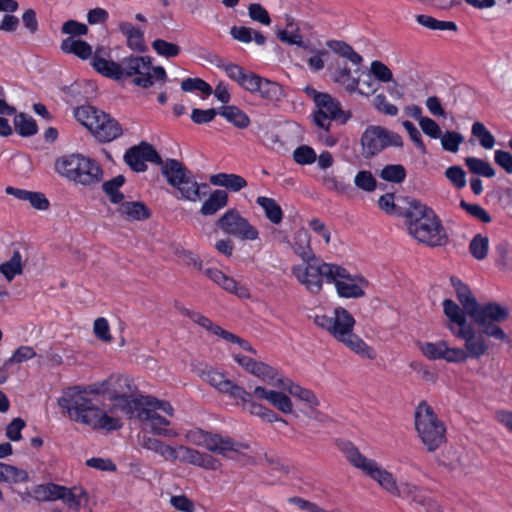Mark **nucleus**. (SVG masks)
I'll return each mask as SVG.
<instances>
[{
	"label": "nucleus",
	"instance_id": "1",
	"mask_svg": "<svg viewBox=\"0 0 512 512\" xmlns=\"http://www.w3.org/2000/svg\"><path fill=\"white\" fill-rule=\"evenodd\" d=\"M88 393L108 395V379L89 385L87 388H69L58 398V405L71 420L90 426L93 429L113 431L123 426L119 418L109 416Z\"/></svg>",
	"mask_w": 512,
	"mask_h": 512
},
{
	"label": "nucleus",
	"instance_id": "2",
	"mask_svg": "<svg viewBox=\"0 0 512 512\" xmlns=\"http://www.w3.org/2000/svg\"><path fill=\"white\" fill-rule=\"evenodd\" d=\"M102 55H105V49L97 48L91 61L92 67L99 74L117 81L132 78V83L142 88L153 85L152 61L149 56L129 55L120 62H115Z\"/></svg>",
	"mask_w": 512,
	"mask_h": 512
},
{
	"label": "nucleus",
	"instance_id": "3",
	"mask_svg": "<svg viewBox=\"0 0 512 512\" xmlns=\"http://www.w3.org/2000/svg\"><path fill=\"white\" fill-rule=\"evenodd\" d=\"M403 216L406 218L409 234L430 247L444 246L448 236L441 220L432 208L412 199L408 202Z\"/></svg>",
	"mask_w": 512,
	"mask_h": 512
},
{
	"label": "nucleus",
	"instance_id": "4",
	"mask_svg": "<svg viewBox=\"0 0 512 512\" xmlns=\"http://www.w3.org/2000/svg\"><path fill=\"white\" fill-rule=\"evenodd\" d=\"M462 309L470 316L477 325L479 332L487 337L509 343L508 334L501 328L500 324L509 317V309L496 302L479 304L472 293L459 300Z\"/></svg>",
	"mask_w": 512,
	"mask_h": 512
},
{
	"label": "nucleus",
	"instance_id": "5",
	"mask_svg": "<svg viewBox=\"0 0 512 512\" xmlns=\"http://www.w3.org/2000/svg\"><path fill=\"white\" fill-rule=\"evenodd\" d=\"M462 309L470 316L477 325L479 332L487 337L509 343L508 334L501 328L500 324L509 317V309L496 302L479 304L472 293L459 300Z\"/></svg>",
	"mask_w": 512,
	"mask_h": 512
},
{
	"label": "nucleus",
	"instance_id": "6",
	"mask_svg": "<svg viewBox=\"0 0 512 512\" xmlns=\"http://www.w3.org/2000/svg\"><path fill=\"white\" fill-rule=\"evenodd\" d=\"M159 412H163L171 417L174 415V409L169 402L158 400L152 396H140L139 402L134 403L133 411L128 418L147 422L150 431L157 436L166 438L177 437L178 432L172 428H168L170 421L161 416Z\"/></svg>",
	"mask_w": 512,
	"mask_h": 512
},
{
	"label": "nucleus",
	"instance_id": "7",
	"mask_svg": "<svg viewBox=\"0 0 512 512\" xmlns=\"http://www.w3.org/2000/svg\"><path fill=\"white\" fill-rule=\"evenodd\" d=\"M55 170L60 176L83 186L100 183L104 174L97 161L81 154H70L57 159Z\"/></svg>",
	"mask_w": 512,
	"mask_h": 512
},
{
	"label": "nucleus",
	"instance_id": "8",
	"mask_svg": "<svg viewBox=\"0 0 512 512\" xmlns=\"http://www.w3.org/2000/svg\"><path fill=\"white\" fill-rule=\"evenodd\" d=\"M447 328L454 336L464 341V349L450 348L446 344L443 359L447 362L461 363L465 362L468 358L479 359L488 352L491 346L490 342L487 340V335L483 332L455 329L454 326L451 325H447Z\"/></svg>",
	"mask_w": 512,
	"mask_h": 512
},
{
	"label": "nucleus",
	"instance_id": "9",
	"mask_svg": "<svg viewBox=\"0 0 512 512\" xmlns=\"http://www.w3.org/2000/svg\"><path fill=\"white\" fill-rule=\"evenodd\" d=\"M349 462L358 469H361L366 475L375 480L384 490L392 495L401 496L406 490L410 492L416 489L415 486L408 484L399 487L392 473L382 468L375 460L362 455L360 451L352 446L346 451Z\"/></svg>",
	"mask_w": 512,
	"mask_h": 512
},
{
	"label": "nucleus",
	"instance_id": "10",
	"mask_svg": "<svg viewBox=\"0 0 512 512\" xmlns=\"http://www.w3.org/2000/svg\"><path fill=\"white\" fill-rule=\"evenodd\" d=\"M415 427L428 451H435L445 441V426L427 402L422 401L415 412Z\"/></svg>",
	"mask_w": 512,
	"mask_h": 512
},
{
	"label": "nucleus",
	"instance_id": "11",
	"mask_svg": "<svg viewBox=\"0 0 512 512\" xmlns=\"http://www.w3.org/2000/svg\"><path fill=\"white\" fill-rule=\"evenodd\" d=\"M335 265L315 258L304 262L303 265L294 266L292 273L308 291L318 293L322 289L324 281L330 283V280L333 279Z\"/></svg>",
	"mask_w": 512,
	"mask_h": 512
},
{
	"label": "nucleus",
	"instance_id": "12",
	"mask_svg": "<svg viewBox=\"0 0 512 512\" xmlns=\"http://www.w3.org/2000/svg\"><path fill=\"white\" fill-rule=\"evenodd\" d=\"M186 439L191 444L204 447L210 452L222 456H227L228 452H240L249 448L246 443L236 442L230 437H222L219 434H212L200 428L187 431Z\"/></svg>",
	"mask_w": 512,
	"mask_h": 512
},
{
	"label": "nucleus",
	"instance_id": "13",
	"mask_svg": "<svg viewBox=\"0 0 512 512\" xmlns=\"http://www.w3.org/2000/svg\"><path fill=\"white\" fill-rule=\"evenodd\" d=\"M308 93L313 94L317 110L313 113L314 124L328 131L331 126L332 120H340L341 123H346L350 118V114H345L341 109L339 101L327 93L316 92L314 89L307 88Z\"/></svg>",
	"mask_w": 512,
	"mask_h": 512
},
{
	"label": "nucleus",
	"instance_id": "14",
	"mask_svg": "<svg viewBox=\"0 0 512 512\" xmlns=\"http://www.w3.org/2000/svg\"><path fill=\"white\" fill-rule=\"evenodd\" d=\"M136 386L129 377L112 375L108 378V399L115 403L127 417L133 411L134 403L139 402L141 395H135Z\"/></svg>",
	"mask_w": 512,
	"mask_h": 512
},
{
	"label": "nucleus",
	"instance_id": "15",
	"mask_svg": "<svg viewBox=\"0 0 512 512\" xmlns=\"http://www.w3.org/2000/svg\"><path fill=\"white\" fill-rule=\"evenodd\" d=\"M363 154L372 157L388 146L402 147V137L381 126H369L361 137Z\"/></svg>",
	"mask_w": 512,
	"mask_h": 512
},
{
	"label": "nucleus",
	"instance_id": "16",
	"mask_svg": "<svg viewBox=\"0 0 512 512\" xmlns=\"http://www.w3.org/2000/svg\"><path fill=\"white\" fill-rule=\"evenodd\" d=\"M218 228L225 234L237 237L241 240H256L259 237L258 230L241 216L235 208L227 210L218 220Z\"/></svg>",
	"mask_w": 512,
	"mask_h": 512
},
{
	"label": "nucleus",
	"instance_id": "17",
	"mask_svg": "<svg viewBox=\"0 0 512 512\" xmlns=\"http://www.w3.org/2000/svg\"><path fill=\"white\" fill-rule=\"evenodd\" d=\"M341 298H361L365 295L368 281L360 275L350 274L344 267L335 265L333 279L330 280Z\"/></svg>",
	"mask_w": 512,
	"mask_h": 512
},
{
	"label": "nucleus",
	"instance_id": "18",
	"mask_svg": "<svg viewBox=\"0 0 512 512\" xmlns=\"http://www.w3.org/2000/svg\"><path fill=\"white\" fill-rule=\"evenodd\" d=\"M314 322L317 326L330 332L334 338L344 340V337L353 332L355 319L351 313L342 307L334 310V316L327 315L315 316Z\"/></svg>",
	"mask_w": 512,
	"mask_h": 512
},
{
	"label": "nucleus",
	"instance_id": "19",
	"mask_svg": "<svg viewBox=\"0 0 512 512\" xmlns=\"http://www.w3.org/2000/svg\"><path fill=\"white\" fill-rule=\"evenodd\" d=\"M124 160L135 172L146 171V161L154 164H162L161 156L156 149L147 142H141L139 145L129 148L124 155Z\"/></svg>",
	"mask_w": 512,
	"mask_h": 512
},
{
	"label": "nucleus",
	"instance_id": "20",
	"mask_svg": "<svg viewBox=\"0 0 512 512\" xmlns=\"http://www.w3.org/2000/svg\"><path fill=\"white\" fill-rule=\"evenodd\" d=\"M201 377L219 392L228 394L233 399H243L247 396V391L243 387L233 383L223 373L212 368L203 370Z\"/></svg>",
	"mask_w": 512,
	"mask_h": 512
},
{
	"label": "nucleus",
	"instance_id": "21",
	"mask_svg": "<svg viewBox=\"0 0 512 512\" xmlns=\"http://www.w3.org/2000/svg\"><path fill=\"white\" fill-rule=\"evenodd\" d=\"M91 133L98 141L108 143L119 138L123 129L116 119L102 111Z\"/></svg>",
	"mask_w": 512,
	"mask_h": 512
},
{
	"label": "nucleus",
	"instance_id": "22",
	"mask_svg": "<svg viewBox=\"0 0 512 512\" xmlns=\"http://www.w3.org/2000/svg\"><path fill=\"white\" fill-rule=\"evenodd\" d=\"M118 29L125 36L126 45L129 49L138 53H145L148 51V46L144 37V30L134 26L128 21L119 22Z\"/></svg>",
	"mask_w": 512,
	"mask_h": 512
},
{
	"label": "nucleus",
	"instance_id": "23",
	"mask_svg": "<svg viewBox=\"0 0 512 512\" xmlns=\"http://www.w3.org/2000/svg\"><path fill=\"white\" fill-rule=\"evenodd\" d=\"M253 395L259 399L267 400L272 406L285 414H290L293 411V404L291 399L280 391L267 390L262 386L255 387Z\"/></svg>",
	"mask_w": 512,
	"mask_h": 512
},
{
	"label": "nucleus",
	"instance_id": "24",
	"mask_svg": "<svg viewBox=\"0 0 512 512\" xmlns=\"http://www.w3.org/2000/svg\"><path fill=\"white\" fill-rule=\"evenodd\" d=\"M275 387L286 390L290 395L297 397L312 410L319 406V400L312 390L301 387L288 378L278 379Z\"/></svg>",
	"mask_w": 512,
	"mask_h": 512
},
{
	"label": "nucleus",
	"instance_id": "25",
	"mask_svg": "<svg viewBox=\"0 0 512 512\" xmlns=\"http://www.w3.org/2000/svg\"><path fill=\"white\" fill-rule=\"evenodd\" d=\"M204 274L210 280H212L214 283H216L221 288H223L225 291L232 293V294H236L239 297H247L248 296V291L245 288L239 287L238 283L235 279L224 274L219 269L207 268L204 270Z\"/></svg>",
	"mask_w": 512,
	"mask_h": 512
},
{
	"label": "nucleus",
	"instance_id": "26",
	"mask_svg": "<svg viewBox=\"0 0 512 512\" xmlns=\"http://www.w3.org/2000/svg\"><path fill=\"white\" fill-rule=\"evenodd\" d=\"M117 213L127 221H142L150 217L148 207L139 201H122L119 203Z\"/></svg>",
	"mask_w": 512,
	"mask_h": 512
},
{
	"label": "nucleus",
	"instance_id": "27",
	"mask_svg": "<svg viewBox=\"0 0 512 512\" xmlns=\"http://www.w3.org/2000/svg\"><path fill=\"white\" fill-rule=\"evenodd\" d=\"M140 445L142 448L160 455L166 461L174 462L178 459L177 450L157 438L144 435L140 440Z\"/></svg>",
	"mask_w": 512,
	"mask_h": 512
},
{
	"label": "nucleus",
	"instance_id": "28",
	"mask_svg": "<svg viewBox=\"0 0 512 512\" xmlns=\"http://www.w3.org/2000/svg\"><path fill=\"white\" fill-rule=\"evenodd\" d=\"M160 165L161 173L172 187L180 184L181 180H183L186 175L190 174L186 166L176 159H167L165 162L162 161Z\"/></svg>",
	"mask_w": 512,
	"mask_h": 512
},
{
	"label": "nucleus",
	"instance_id": "29",
	"mask_svg": "<svg viewBox=\"0 0 512 512\" xmlns=\"http://www.w3.org/2000/svg\"><path fill=\"white\" fill-rule=\"evenodd\" d=\"M442 305H443V312H444L445 316L449 319V322H450L448 325L453 326L452 324H456L458 326L457 329L476 330L471 324L467 323V318H466L467 314L453 300L445 299L443 301Z\"/></svg>",
	"mask_w": 512,
	"mask_h": 512
},
{
	"label": "nucleus",
	"instance_id": "30",
	"mask_svg": "<svg viewBox=\"0 0 512 512\" xmlns=\"http://www.w3.org/2000/svg\"><path fill=\"white\" fill-rule=\"evenodd\" d=\"M209 182L214 186L224 187L230 192H239L247 187V181L240 175L233 173H217L211 175Z\"/></svg>",
	"mask_w": 512,
	"mask_h": 512
},
{
	"label": "nucleus",
	"instance_id": "31",
	"mask_svg": "<svg viewBox=\"0 0 512 512\" xmlns=\"http://www.w3.org/2000/svg\"><path fill=\"white\" fill-rule=\"evenodd\" d=\"M60 48L64 53L74 54L82 60H87L91 57L93 58L95 55V53L93 54L92 47L89 43L84 40L74 39L73 37L64 39Z\"/></svg>",
	"mask_w": 512,
	"mask_h": 512
},
{
	"label": "nucleus",
	"instance_id": "32",
	"mask_svg": "<svg viewBox=\"0 0 512 512\" xmlns=\"http://www.w3.org/2000/svg\"><path fill=\"white\" fill-rule=\"evenodd\" d=\"M208 188V185L198 184L197 181L194 179L192 173L186 175L183 180H181L180 184H177L175 188L179 191L181 194V199L189 200L192 202H196L200 200L201 198V192L200 188Z\"/></svg>",
	"mask_w": 512,
	"mask_h": 512
},
{
	"label": "nucleus",
	"instance_id": "33",
	"mask_svg": "<svg viewBox=\"0 0 512 512\" xmlns=\"http://www.w3.org/2000/svg\"><path fill=\"white\" fill-rule=\"evenodd\" d=\"M346 347H348L355 354L364 359L373 360L376 358V352L368 344H366L358 335L353 332L344 337V340H339Z\"/></svg>",
	"mask_w": 512,
	"mask_h": 512
},
{
	"label": "nucleus",
	"instance_id": "34",
	"mask_svg": "<svg viewBox=\"0 0 512 512\" xmlns=\"http://www.w3.org/2000/svg\"><path fill=\"white\" fill-rule=\"evenodd\" d=\"M219 115L238 129H245L250 125L249 116L235 105H225L219 108Z\"/></svg>",
	"mask_w": 512,
	"mask_h": 512
},
{
	"label": "nucleus",
	"instance_id": "35",
	"mask_svg": "<svg viewBox=\"0 0 512 512\" xmlns=\"http://www.w3.org/2000/svg\"><path fill=\"white\" fill-rule=\"evenodd\" d=\"M228 204V194L224 190H214L209 198L204 201L200 213L204 216H210L217 213Z\"/></svg>",
	"mask_w": 512,
	"mask_h": 512
},
{
	"label": "nucleus",
	"instance_id": "36",
	"mask_svg": "<svg viewBox=\"0 0 512 512\" xmlns=\"http://www.w3.org/2000/svg\"><path fill=\"white\" fill-rule=\"evenodd\" d=\"M177 308L183 316L190 318L192 321L215 335L223 337L224 333L226 332V330L221 328L219 325L214 324L208 317L202 315L199 312L187 309L183 306H178Z\"/></svg>",
	"mask_w": 512,
	"mask_h": 512
},
{
	"label": "nucleus",
	"instance_id": "37",
	"mask_svg": "<svg viewBox=\"0 0 512 512\" xmlns=\"http://www.w3.org/2000/svg\"><path fill=\"white\" fill-rule=\"evenodd\" d=\"M256 203L263 209L266 218L273 224L281 223L283 219V211L275 199L259 196Z\"/></svg>",
	"mask_w": 512,
	"mask_h": 512
},
{
	"label": "nucleus",
	"instance_id": "38",
	"mask_svg": "<svg viewBox=\"0 0 512 512\" xmlns=\"http://www.w3.org/2000/svg\"><path fill=\"white\" fill-rule=\"evenodd\" d=\"M23 272L22 255L18 250H15L11 258L0 264V273L5 277L8 282H11L15 276L21 275Z\"/></svg>",
	"mask_w": 512,
	"mask_h": 512
},
{
	"label": "nucleus",
	"instance_id": "39",
	"mask_svg": "<svg viewBox=\"0 0 512 512\" xmlns=\"http://www.w3.org/2000/svg\"><path fill=\"white\" fill-rule=\"evenodd\" d=\"M28 479L29 475L26 470L0 462V482L16 484L26 482Z\"/></svg>",
	"mask_w": 512,
	"mask_h": 512
},
{
	"label": "nucleus",
	"instance_id": "40",
	"mask_svg": "<svg viewBox=\"0 0 512 512\" xmlns=\"http://www.w3.org/2000/svg\"><path fill=\"white\" fill-rule=\"evenodd\" d=\"M327 47L331 49L334 53L347 58L349 61H351L354 65H360L362 62V56L358 54L352 46L347 44L344 41L340 40H329L326 43Z\"/></svg>",
	"mask_w": 512,
	"mask_h": 512
},
{
	"label": "nucleus",
	"instance_id": "41",
	"mask_svg": "<svg viewBox=\"0 0 512 512\" xmlns=\"http://www.w3.org/2000/svg\"><path fill=\"white\" fill-rule=\"evenodd\" d=\"M293 251L303 260V262L313 260L316 257L310 247V237L307 231H298L295 237Z\"/></svg>",
	"mask_w": 512,
	"mask_h": 512
},
{
	"label": "nucleus",
	"instance_id": "42",
	"mask_svg": "<svg viewBox=\"0 0 512 512\" xmlns=\"http://www.w3.org/2000/svg\"><path fill=\"white\" fill-rule=\"evenodd\" d=\"M125 183V177L123 175H117L103 183L102 189L108 196L109 200L113 204H119L124 200V194L120 192V188Z\"/></svg>",
	"mask_w": 512,
	"mask_h": 512
},
{
	"label": "nucleus",
	"instance_id": "43",
	"mask_svg": "<svg viewBox=\"0 0 512 512\" xmlns=\"http://www.w3.org/2000/svg\"><path fill=\"white\" fill-rule=\"evenodd\" d=\"M16 132L22 137H30L38 132L36 121L25 113H19L14 117Z\"/></svg>",
	"mask_w": 512,
	"mask_h": 512
},
{
	"label": "nucleus",
	"instance_id": "44",
	"mask_svg": "<svg viewBox=\"0 0 512 512\" xmlns=\"http://www.w3.org/2000/svg\"><path fill=\"white\" fill-rule=\"evenodd\" d=\"M102 111L92 107V106H80L74 110V116L78 122H80L83 126L91 130L97 120L99 118V114Z\"/></svg>",
	"mask_w": 512,
	"mask_h": 512
},
{
	"label": "nucleus",
	"instance_id": "45",
	"mask_svg": "<svg viewBox=\"0 0 512 512\" xmlns=\"http://www.w3.org/2000/svg\"><path fill=\"white\" fill-rule=\"evenodd\" d=\"M465 164L473 174L487 178L495 176V170L488 161L469 156L465 158Z\"/></svg>",
	"mask_w": 512,
	"mask_h": 512
},
{
	"label": "nucleus",
	"instance_id": "46",
	"mask_svg": "<svg viewBox=\"0 0 512 512\" xmlns=\"http://www.w3.org/2000/svg\"><path fill=\"white\" fill-rule=\"evenodd\" d=\"M279 40L288 45H297L304 49H308V45L303 41L302 35L299 32L297 27H294V24L289 22L287 24V28L280 30L277 34Z\"/></svg>",
	"mask_w": 512,
	"mask_h": 512
},
{
	"label": "nucleus",
	"instance_id": "47",
	"mask_svg": "<svg viewBox=\"0 0 512 512\" xmlns=\"http://www.w3.org/2000/svg\"><path fill=\"white\" fill-rule=\"evenodd\" d=\"M256 94H259L263 99L276 101L281 96V87L276 82L261 77L260 83L257 86Z\"/></svg>",
	"mask_w": 512,
	"mask_h": 512
},
{
	"label": "nucleus",
	"instance_id": "48",
	"mask_svg": "<svg viewBox=\"0 0 512 512\" xmlns=\"http://www.w3.org/2000/svg\"><path fill=\"white\" fill-rule=\"evenodd\" d=\"M61 491H64V486L54 483L41 484L36 486L34 489L36 497L44 501L59 500L60 497H63V495H61Z\"/></svg>",
	"mask_w": 512,
	"mask_h": 512
},
{
	"label": "nucleus",
	"instance_id": "49",
	"mask_svg": "<svg viewBox=\"0 0 512 512\" xmlns=\"http://www.w3.org/2000/svg\"><path fill=\"white\" fill-rule=\"evenodd\" d=\"M334 81L338 84H341L342 86L345 87V89L352 93V92H356L358 86H359V83H360V80L358 77H354L352 75V72H351V69L347 66H344L342 68H340L335 76H334Z\"/></svg>",
	"mask_w": 512,
	"mask_h": 512
},
{
	"label": "nucleus",
	"instance_id": "50",
	"mask_svg": "<svg viewBox=\"0 0 512 512\" xmlns=\"http://www.w3.org/2000/svg\"><path fill=\"white\" fill-rule=\"evenodd\" d=\"M416 21L431 30H450V31H456L457 25L455 22L452 21H441L438 19H435L429 15L420 14L416 16Z\"/></svg>",
	"mask_w": 512,
	"mask_h": 512
},
{
	"label": "nucleus",
	"instance_id": "51",
	"mask_svg": "<svg viewBox=\"0 0 512 512\" xmlns=\"http://www.w3.org/2000/svg\"><path fill=\"white\" fill-rule=\"evenodd\" d=\"M251 374L273 386H275L279 379L278 371L275 368L258 361L252 369Z\"/></svg>",
	"mask_w": 512,
	"mask_h": 512
},
{
	"label": "nucleus",
	"instance_id": "52",
	"mask_svg": "<svg viewBox=\"0 0 512 512\" xmlns=\"http://www.w3.org/2000/svg\"><path fill=\"white\" fill-rule=\"evenodd\" d=\"M380 177L388 182L402 183L406 178V169L401 164L386 165L381 170Z\"/></svg>",
	"mask_w": 512,
	"mask_h": 512
},
{
	"label": "nucleus",
	"instance_id": "53",
	"mask_svg": "<svg viewBox=\"0 0 512 512\" xmlns=\"http://www.w3.org/2000/svg\"><path fill=\"white\" fill-rule=\"evenodd\" d=\"M489 239L486 236L477 234L469 244V251L477 260H483L488 253Z\"/></svg>",
	"mask_w": 512,
	"mask_h": 512
},
{
	"label": "nucleus",
	"instance_id": "54",
	"mask_svg": "<svg viewBox=\"0 0 512 512\" xmlns=\"http://www.w3.org/2000/svg\"><path fill=\"white\" fill-rule=\"evenodd\" d=\"M181 89L184 92L200 91L205 96H210L213 89L210 84L201 78H186L181 82Z\"/></svg>",
	"mask_w": 512,
	"mask_h": 512
},
{
	"label": "nucleus",
	"instance_id": "55",
	"mask_svg": "<svg viewBox=\"0 0 512 512\" xmlns=\"http://www.w3.org/2000/svg\"><path fill=\"white\" fill-rule=\"evenodd\" d=\"M152 48L154 51L163 57L173 58L179 55L181 49L177 44L167 42L163 39H155L152 42Z\"/></svg>",
	"mask_w": 512,
	"mask_h": 512
},
{
	"label": "nucleus",
	"instance_id": "56",
	"mask_svg": "<svg viewBox=\"0 0 512 512\" xmlns=\"http://www.w3.org/2000/svg\"><path fill=\"white\" fill-rule=\"evenodd\" d=\"M472 134L477 137L480 141V145L485 149L493 148L495 144V138L490 131L486 129L484 124L481 122H475L472 125Z\"/></svg>",
	"mask_w": 512,
	"mask_h": 512
},
{
	"label": "nucleus",
	"instance_id": "57",
	"mask_svg": "<svg viewBox=\"0 0 512 512\" xmlns=\"http://www.w3.org/2000/svg\"><path fill=\"white\" fill-rule=\"evenodd\" d=\"M440 139L443 149L452 153H456L464 141V137L455 131H446L443 135L441 134Z\"/></svg>",
	"mask_w": 512,
	"mask_h": 512
},
{
	"label": "nucleus",
	"instance_id": "58",
	"mask_svg": "<svg viewBox=\"0 0 512 512\" xmlns=\"http://www.w3.org/2000/svg\"><path fill=\"white\" fill-rule=\"evenodd\" d=\"M293 159L297 164L309 165L317 160V156L313 148L301 145L294 150Z\"/></svg>",
	"mask_w": 512,
	"mask_h": 512
},
{
	"label": "nucleus",
	"instance_id": "59",
	"mask_svg": "<svg viewBox=\"0 0 512 512\" xmlns=\"http://www.w3.org/2000/svg\"><path fill=\"white\" fill-rule=\"evenodd\" d=\"M421 351L430 360L443 359V354L446 351V342H426L421 345Z\"/></svg>",
	"mask_w": 512,
	"mask_h": 512
},
{
	"label": "nucleus",
	"instance_id": "60",
	"mask_svg": "<svg viewBox=\"0 0 512 512\" xmlns=\"http://www.w3.org/2000/svg\"><path fill=\"white\" fill-rule=\"evenodd\" d=\"M374 108L384 115L396 116L398 114V108L394 104L390 103L384 94H377L373 99Z\"/></svg>",
	"mask_w": 512,
	"mask_h": 512
},
{
	"label": "nucleus",
	"instance_id": "61",
	"mask_svg": "<svg viewBox=\"0 0 512 512\" xmlns=\"http://www.w3.org/2000/svg\"><path fill=\"white\" fill-rule=\"evenodd\" d=\"M460 207L463 210H465L469 215L480 220L483 223H489L492 220L488 212L478 204H470L467 203L465 200H461Z\"/></svg>",
	"mask_w": 512,
	"mask_h": 512
},
{
	"label": "nucleus",
	"instance_id": "62",
	"mask_svg": "<svg viewBox=\"0 0 512 512\" xmlns=\"http://www.w3.org/2000/svg\"><path fill=\"white\" fill-rule=\"evenodd\" d=\"M354 183L356 187L367 192H372L376 188V180L370 171H359L355 178Z\"/></svg>",
	"mask_w": 512,
	"mask_h": 512
},
{
	"label": "nucleus",
	"instance_id": "63",
	"mask_svg": "<svg viewBox=\"0 0 512 512\" xmlns=\"http://www.w3.org/2000/svg\"><path fill=\"white\" fill-rule=\"evenodd\" d=\"M370 73L380 82H390L393 80V74L387 65L381 61L374 60L370 66Z\"/></svg>",
	"mask_w": 512,
	"mask_h": 512
},
{
	"label": "nucleus",
	"instance_id": "64",
	"mask_svg": "<svg viewBox=\"0 0 512 512\" xmlns=\"http://www.w3.org/2000/svg\"><path fill=\"white\" fill-rule=\"evenodd\" d=\"M445 176L458 189L466 186V173L460 166L448 167Z\"/></svg>",
	"mask_w": 512,
	"mask_h": 512
}]
</instances>
